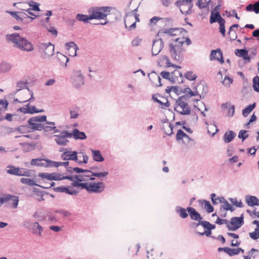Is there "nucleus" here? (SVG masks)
Listing matches in <instances>:
<instances>
[{
    "label": "nucleus",
    "mask_w": 259,
    "mask_h": 259,
    "mask_svg": "<svg viewBox=\"0 0 259 259\" xmlns=\"http://www.w3.org/2000/svg\"><path fill=\"white\" fill-rule=\"evenodd\" d=\"M6 38L8 40L14 43L15 47L23 51L31 52L34 50L33 45L26 38L21 37L18 33L7 34Z\"/></svg>",
    "instance_id": "f257e3e1"
},
{
    "label": "nucleus",
    "mask_w": 259,
    "mask_h": 259,
    "mask_svg": "<svg viewBox=\"0 0 259 259\" xmlns=\"http://www.w3.org/2000/svg\"><path fill=\"white\" fill-rule=\"evenodd\" d=\"M184 38H177L174 42L169 45V53L171 58L177 62H181L183 59V52L184 50L183 45Z\"/></svg>",
    "instance_id": "f03ea898"
},
{
    "label": "nucleus",
    "mask_w": 259,
    "mask_h": 259,
    "mask_svg": "<svg viewBox=\"0 0 259 259\" xmlns=\"http://www.w3.org/2000/svg\"><path fill=\"white\" fill-rule=\"evenodd\" d=\"M88 185V183H80V182L75 181L71 183V187L61 186L59 187H54L53 188V190L55 192L65 193L66 194L72 196H77L79 193V191L77 190L70 189V188L81 187V189H84L87 190Z\"/></svg>",
    "instance_id": "7ed1b4c3"
},
{
    "label": "nucleus",
    "mask_w": 259,
    "mask_h": 259,
    "mask_svg": "<svg viewBox=\"0 0 259 259\" xmlns=\"http://www.w3.org/2000/svg\"><path fill=\"white\" fill-rule=\"evenodd\" d=\"M36 48L43 59L49 58L54 54L55 47L51 42L39 43Z\"/></svg>",
    "instance_id": "20e7f679"
},
{
    "label": "nucleus",
    "mask_w": 259,
    "mask_h": 259,
    "mask_svg": "<svg viewBox=\"0 0 259 259\" xmlns=\"http://www.w3.org/2000/svg\"><path fill=\"white\" fill-rule=\"evenodd\" d=\"M111 7H101L94 8L92 9V14L90 18L92 19H105L111 10Z\"/></svg>",
    "instance_id": "39448f33"
},
{
    "label": "nucleus",
    "mask_w": 259,
    "mask_h": 259,
    "mask_svg": "<svg viewBox=\"0 0 259 259\" xmlns=\"http://www.w3.org/2000/svg\"><path fill=\"white\" fill-rule=\"evenodd\" d=\"M184 99H185V96H181L177 100L176 102L177 106L175 107V110L182 115H189L190 114L191 109L188 103L185 102Z\"/></svg>",
    "instance_id": "423d86ee"
},
{
    "label": "nucleus",
    "mask_w": 259,
    "mask_h": 259,
    "mask_svg": "<svg viewBox=\"0 0 259 259\" xmlns=\"http://www.w3.org/2000/svg\"><path fill=\"white\" fill-rule=\"evenodd\" d=\"M175 5L179 8L183 14L187 15L192 13L193 6L192 0H178L175 3Z\"/></svg>",
    "instance_id": "0eeeda50"
},
{
    "label": "nucleus",
    "mask_w": 259,
    "mask_h": 259,
    "mask_svg": "<svg viewBox=\"0 0 259 259\" xmlns=\"http://www.w3.org/2000/svg\"><path fill=\"white\" fill-rule=\"evenodd\" d=\"M71 80L74 87L79 88L84 83V76L81 70H76L73 71Z\"/></svg>",
    "instance_id": "6e6552de"
},
{
    "label": "nucleus",
    "mask_w": 259,
    "mask_h": 259,
    "mask_svg": "<svg viewBox=\"0 0 259 259\" xmlns=\"http://www.w3.org/2000/svg\"><path fill=\"white\" fill-rule=\"evenodd\" d=\"M7 172L10 175L17 176L29 177L30 176V170L16 167L11 165L7 166Z\"/></svg>",
    "instance_id": "1a4fd4ad"
},
{
    "label": "nucleus",
    "mask_w": 259,
    "mask_h": 259,
    "mask_svg": "<svg viewBox=\"0 0 259 259\" xmlns=\"http://www.w3.org/2000/svg\"><path fill=\"white\" fill-rule=\"evenodd\" d=\"M243 214L240 217H233L231 219L230 224L227 225L228 229L230 231H236L240 228L244 224Z\"/></svg>",
    "instance_id": "9d476101"
},
{
    "label": "nucleus",
    "mask_w": 259,
    "mask_h": 259,
    "mask_svg": "<svg viewBox=\"0 0 259 259\" xmlns=\"http://www.w3.org/2000/svg\"><path fill=\"white\" fill-rule=\"evenodd\" d=\"M54 137H55V141L58 145L64 146L69 143L67 138H71V135L68 131H62L60 134L55 135Z\"/></svg>",
    "instance_id": "9b49d317"
},
{
    "label": "nucleus",
    "mask_w": 259,
    "mask_h": 259,
    "mask_svg": "<svg viewBox=\"0 0 259 259\" xmlns=\"http://www.w3.org/2000/svg\"><path fill=\"white\" fill-rule=\"evenodd\" d=\"M105 188L104 184L102 182L97 183H88L87 191L89 193H101Z\"/></svg>",
    "instance_id": "f8f14e48"
},
{
    "label": "nucleus",
    "mask_w": 259,
    "mask_h": 259,
    "mask_svg": "<svg viewBox=\"0 0 259 259\" xmlns=\"http://www.w3.org/2000/svg\"><path fill=\"white\" fill-rule=\"evenodd\" d=\"M164 42L161 38L153 40L152 47V55L156 56L158 55L162 50Z\"/></svg>",
    "instance_id": "ddd939ff"
},
{
    "label": "nucleus",
    "mask_w": 259,
    "mask_h": 259,
    "mask_svg": "<svg viewBox=\"0 0 259 259\" xmlns=\"http://www.w3.org/2000/svg\"><path fill=\"white\" fill-rule=\"evenodd\" d=\"M10 201L12 206L14 208H16L18 206L19 202V197L15 196L8 195L5 197H0V204H3L4 202Z\"/></svg>",
    "instance_id": "4468645a"
},
{
    "label": "nucleus",
    "mask_w": 259,
    "mask_h": 259,
    "mask_svg": "<svg viewBox=\"0 0 259 259\" xmlns=\"http://www.w3.org/2000/svg\"><path fill=\"white\" fill-rule=\"evenodd\" d=\"M210 59L211 60H216L223 64L224 63V60L223 56V52L220 49H217L215 50L211 51L210 55Z\"/></svg>",
    "instance_id": "2eb2a0df"
},
{
    "label": "nucleus",
    "mask_w": 259,
    "mask_h": 259,
    "mask_svg": "<svg viewBox=\"0 0 259 259\" xmlns=\"http://www.w3.org/2000/svg\"><path fill=\"white\" fill-rule=\"evenodd\" d=\"M76 151H65L61 154V159L63 160H77Z\"/></svg>",
    "instance_id": "dca6fc26"
},
{
    "label": "nucleus",
    "mask_w": 259,
    "mask_h": 259,
    "mask_svg": "<svg viewBox=\"0 0 259 259\" xmlns=\"http://www.w3.org/2000/svg\"><path fill=\"white\" fill-rule=\"evenodd\" d=\"M71 138H73L75 140H85L87 139V136L85 133L79 131L77 128H74L72 133H70Z\"/></svg>",
    "instance_id": "f3484780"
},
{
    "label": "nucleus",
    "mask_w": 259,
    "mask_h": 259,
    "mask_svg": "<svg viewBox=\"0 0 259 259\" xmlns=\"http://www.w3.org/2000/svg\"><path fill=\"white\" fill-rule=\"evenodd\" d=\"M224 20L225 19L222 17L219 11H217L215 12H214V11H211V15L209 19V22L211 24L217 22L220 23Z\"/></svg>",
    "instance_id": "a211bd4d"
},
{
    "label": "nucleus",
    "mask_w": 259,
    "mask_h": 259,
    "mask_svg": "<svg viewBox=\"0 0 259 259\" xmlns=\"http://www.w3.org/2000/svg\"><path fill=\"white\" fill-rule=\"evenodd\" d=\"M38 177L41 178L42 180L47 179L50 181H58L59 179V176L54 173L40 172L38 173Z\"/></svg>",
    "instance_id": "6ab92c4d"
},
{
    "label": "nucleus",
    "mask_w": 259,
    "mask_h": 259,
    "mask_svg": "<svg viewBox=\"0 0 259 259\" xmlns=\"http://www.w3.org/2000/svg\"><path fill=\"white\" fill-rule=\"evenodd\" d=\"M187 211L189 213L191 219L195 221H200L202 219L201 215L195 208L191 207H187Z\"/></svg>",
    "instance_id": "aec40b11"
},
{
    "label": "nucleus",
    "mask_w": 259,
    "mask_h": 259,
    "mask_svg": "<svg viewBox=\"0 0 259 259\" xmlns=\"http://www.w3.org/2000/svg\"><path fill=\"white\" fill-rule=\"evenodd\" d=\"M252 225H255L256 228L252 232L249 233V237L253 240H257L259 238V221L254 220L252 222Z\"/></svg>",
    "instance_id": "412c9836"
},
{
    "label": "nucleus",
    "mask_w": 259,
    "mask_h": 259,
    "mask_svg": "<svg viewBox=\"0 0 259 259\" xmlns=\"http://www.w3.org/2000/svg\"><path fill=\"white\" fill-rule=\"evenodd\" d=\"M245 200L247 204L249 206L259 205V199L255 196H246L245 197Z\"/></svg>",
    "instance_id": "4be33fe9"
},
{
    "label": "nucleus",
    "mask_w": 259,
    "mask_h": 259,
    "mask_svg": "<svg viewBox=\"0 0 259 259\" xmlns=\"http://www.w3.org/2000/svg\"><path fill=\"white\" fill-rule=\"evenodd\" d=\"M43 231L42 227L39 225L38 222H35L32 223L31 231L34 234H37L38 236H41V232Z\"/></svg>",
    "instance_id": "5701e85b"
},
{
    "label": "nucleus",
    "mask_w": 259,
    "mask_h": 259,
    "mask_svg": "<svg viewBox=\"0 0 259 259\" xmlns=\"http://www.w3.org/2000/svg\"><path fill=\"white\" fill-rule=\"evenodd\" d=\"M187 208L185 209L180 206H177L175 207V212L182 219L188 217V214L187 212Z\"/></svg>",
    "instance_id": "b1692460"
},
{
    "label": "nucleus",
    "mask_w": 259,
    "mask_h": 259,
    "mask_svg": "<svg viewBox=\"0 0 259 259\" xmlns=\"http://www.w3.org/2000/svg\"><path fill=\"white\" fill-rule=\"evenodd\" d=\"M246 10L248 12H254L255 14L259 13V1L255 2L253 4H249L246 7Z\"/></svg>",
    "instance_id": "393cba45"
},
{
    "label": "nucleus",
    "mask_w": 259,
    "mask_h": 259,
    "mask_svg": "<svg viewBox=\"0 0 259 259\" xmlns=\"http://www.w3.org/2000/svg\"><path fill=\"white\" fill-rule=\"evenodd\" d=\"M149 79L152 83L158 87H161L162 84L161 83V78L155 73L153 72L151 73V76H149Z\"/></svg>",
    "instance_id": "a878e982"
},
{
    "label": "nucleus",
    "mask_w": 259,
    "mask_h": 259,
    "mask_svg": "<svg viewBox=\"0 0 259 259\" xmlns=\"http://www.w3.org/2000/svg\"><path fill=\"white\" fill-rule=\"evenodd\" d=\"M199 203L202 207H203L206 209L208 213L213 211V207L211 205L209 201L205 200H199Z\"/></svg>",
    "instance_id": "bb28decb"
},
{
    "label": "nucleus",
    "mask_w": 259,
    "mask_h": 259,
    "mask_svg": "<svg viewBox=\"0 0 259 259\" xmlns=\"http://www.w3.org/2000/svg\"><path fill=\"white\" fill-rule=\"evenodd\" d=\"M48 159L36 158L32 159L30 161L31 165H35L37 166H43L46 167V161Z\"/></svg>",
    "instance_id": "cd10ccee"
},
{
    "label": "nucleus",
    "mask_w": 259,
    "mask_h": 259,
    "mask_svg": "<svg viewBox=\"0 0 259 259\" xmlns=\"http://www.w3.org/2000/svg\"><path fill=\"white\" fill-rule=\"evenodd\" d=\"M236 136V134L232 131H229L226 132L224 136V141L225 143H228L231 142Z\"/></svg>",
    "instance_id": "c85d7f7f"
},
{
    "label": "nucleus",
    "mask_w": 259,
    "mask_h": 259,
    "mask_svg": "<svg viewBox=\"0 0 259 259\" xmlns=\"http://www.w3.org/2000/svg\"><path fill=\"white\" fill-rule=\"evenodd\" d=\"M91 151L93 154V158L94 160L97 162H102L104 161V159L99 150H91Z\"/></svg>",
    "instance_id": "c756f323"
},
{
    "label": "nucleus",
    "mask_w": 259,
    "mask_h": 259,
    "mask_svg": "<svg viewBox=\"0 0 259 259\" xmlns=\"http://www.w3.org/2000/svg\"><path fill=\"white\" fill-rule=\"evenodd\" d=\"M137 10V8L134 10L132 13L127 14L124 18V24L126 28L129 27V25L132 24V22L134 20L133 16V13Z\"/></svg>",
    "instance_id": "7c9ffc66"
},
{
    "label": "nucleus",
    "mask_w": 259,
    "mask_h": 259,
    "mask_svg": "<svg viewBox=\"0 0 259 259\" xmlns=\"http://www.w3.org/2000/svg\"><path fill=\"white\" fill-rule=\"evenodd\" d=\"M65 46L67 49L68 51H71V50H72L74 52L73 54H70V56L73 57L76 56V51L77 49H78V48L74 42L71 41L69 42H67L66 43Z\"/></svg>",
    "instance_id": "2f4dec72"
},
{
    "label": "nucleus",
    "mask_w": 259,
    "mask_h": 259,
    "mask_svg": "<svg viewBox=\"0 0 259 259\" xmlns=\"http://www.w3.org/2000/svg\"><path fill=\"white\" fill-rule=\"evenodd\" d=\"M28 125H29V127L32 130L34 131H41L44 128L43 123H41L40 122H28L27 121Z\"/></svg>",
    "instance_id": "473e14b6"
},
{
    "label": "nucleus",
    "mask_w": 259,
    "mask_h": 259,
    "mask_svg": "<svg viewBox=\"0 0 259 259\" xmlns=\"http://www.w3.org/2000/svg\"><path fill=\"white\" fill-rule=\"evenodd\" d=\"M255 106V103H253L252 104L247 106L244 109L242 110V115L244 117L247 116V115L254 109Z\"/></svg>",
    "instance_id": "72a5a7b5"
},
{
    "label": "nucleus",
    "mask_w": 259,
    "mask_h": 259,
    "mask_svg": "<svg viewBox=\"0 0 259 259\" xmlns=\"http://www.w3.org/2000/svg\"><path fill=\"white\" fill-rule=\"evenodd\" d=\"M11 65L7 62H3L0 63V73H4L10 70Z\"/></svg>",
    "instance_id": "f704fd0d"
},
{
    "label": "nucleus",
    "mask_w": 259,
    "mask_h": 259,
    "mask_svg": "<svg viewBox=\"0 0 259 259\" xmlns=\"http://www.w3.org/2000/svg\"><path fill=\"white\" fill-rule=\"evenodd\" d=\"M47 116L46 115H38L35 117H32L29 119L28 122H40L46 121Z\"/></svg>",
    "instance_id": "c9c22d12"
},
{
    "label": "nucleus",
    "mask_w": 259,
    "mask_h": 259,
    "mask_svg": "<svg viewBox=\"0 0 259 259\" xmlns=\"http://www.w3.org/2000/svg\"><path fill=\"white\" fill-rule=\"evenodd\" d=\"M20 182L22 184H26L30 186H37L39 187V186H40V185L37 184L33 179L29 178H21Z\"/></svg>",
    "instance_id": "e433bc0d"
},
{
    "label": "nucleus",
    "mask_w": 259,
    "mask_h": 259,
    "mask_svg": "<svg viewBox=\"0 0 259 259\" xmlns=\"http://www.w3.org/2000/svg\"><path fill=\"white\" fill-rule=\"evenodd\" d=\"M76 19L79 21H82L84 23L88 22V20H92L91 18H90V15H85L81 14H78L76 15Z\"/></svg>",
    "instance_id": "4c0bfd02"
},
{
    "label": "nucleus",
    "mask_w": 259,
    "mask_h": 259,
    "mask_svg": "<svg viewBox=\"0 0 259 259\" xmlns=\"http://www.w3.org/2000/svg\"><path fill=\"white\" fill-rule=\"evenodd\" d=\"M70 119H76L79 116V108H73L70 109Z\"/></svg>",
    "instance_id": "58836bf2"
},
{
    "label": "nucleus",
    "mask_w": 259,
    "mask_h": 259,
    "mask_svg": "<svg viewBox=\"0 0 259 259\" xmlns=\"http://www.w3.org/2000/svg\"><path fill=\"white\" fill-rule=\"evenodd\" d=\"M240 252L243 253L244 251L241 248H238L236 249L229 248L228 254L231 256H232L233 255L239 254Z\"/></svg>",
    "instance_id": "ea45409f"
},
{
    "label": "nucleus",
    "mask_w": 259,
    "mask_h": 259,
    "mask_svg": "<svg viewBox=\"0 0 259 259\" xmlns=\"http://www.w3.org/2000/svg\"><path fill=\"white\" fill-rule=\"evenodd\" d=\"M46 123L49 124L50 125L44 124V128L42 130H44L45 132H49L53 130V129L55 128V123L54 122L47 121L46 120Z\"/></svg>",
    "instance_id": "a19ab883"
},
{
    "label": "nucleus",
    "mask_w": 259,
    "mask_h": 259,
    "mask_svg": "<svg viewBox=\"0 0 259 259\" xmlns=\"http://www.w3.org/2000/svg\"><path fill=\"white\" fill-rule=\"evenodd\" d=\"M248 51L246 49H236L235 50V54L236 56L242 57L243 58L248 54Z\"/></svg>",
    "instance_id": "79ce46f5"
},
{
    "label": "nucleus",
    "mask_w": 259,
    "mask_h": 259,
    "mask_svg": "<svg viewBox=\"0 0 259 259\" xmlns=\"http://www.w3.org/2000/svg\"><path fill=\"white\" fill-rule=\"evenodd\" d=\"M253 88L256 92H259V76L256 75L253 78Z\"/></svg>",
    "instance_id": "37998d69"
},
{
    "label": "nucleus",
    "mask_w": 259,
    "mask_h": 259,
    "mask_svg": "<svg viewBox=\"0 0 259 259\" xmlns=\"http://www.w3.org/2000/svg\"><path fill=\"white\" fill-rule=\"evenodd\" d=\"M23 150L24 152H27L31 151L34 149V145L28 143L22 144Z\"/></svg>",
    "instance_id": "c03bdc74"
},
{
    "label": "nucleus",
    "mask_w": 259,
    "mask_h": 259,
    "mask_svg": "<svg viewBox=\"0 0 259 259\" xmlns=\"http://www.w3.org/2000/svg\"><path fill=\"white\" fill-rule=\"evenodd\" d=\"M175 31V29L170 28L167 29H161L159 31L158 35H161L163 34H167L169 35H174V32Z\"/></svg>",
    "instance_id": "a18cd8bd"
},
{
    "label": "nucleus",
    "mask_w": 259,
    "mask_h": 259,
    "mask_svg": "<svg viewBox=\"0 0 259 259\" xmlns=\"http://www.w3.org/2000/svg\"><path fill=\"white\" fill-rule=\"evenodd\" d=\"M90 177V176L89 175H78L74 176V178L76 180V181L80 182L88 181L89 180L88 178Z\"/></svg>",
    "instance_id": "49530a36"
},
{
    "label": "nucleus",
    "mask_w": 259,
    "mask_h": 259,
    "mask_svg": "<svg viewBox=\"0 0 259 259\" xmlns=\"http://www.w3.org/2000/svg\"><path fill=\"white\" fill-rule=\"evenodd\" d=\"M185 77L189 80H194L196 79L197 76L196 74H194L191 71H187L185 74Z\"/></svg>",
    "instance_id": "de8ad7c7"
},
{
    "label": "nucleus",
    "mask_w": 259,
    "mask_h": 259,
    "mask_svg": "<svg viewBox=\"0 0 259 259\" xmlns=\"http://www.w3.org/2000/svg\"><path fill=\"white\" fill-rule=\"evenodd\" d=\"M210 0H198L197 5L200 9L205 8L207 7Z\"/></svg>",
    "instance_id": "09e8293b"
},
{
    "label": "nucleus",
    "mask_w": 259,
    "mask_h": 259,
    "mask_svg": "<svg viewBox=\"0 0 259 259\" xmlns=\"http://www.w3.org/2000/svg\"><path fill=\"white\" fill-rule=\"evenodd\" d=\"M20 21L24 23V21L25 19H30L33 20L34 18L29 16L25 12L21 11L19 12Z\"/></svg>",
    "instance_id": "8fccbe9b"
},
{
    "label": "nucleus",
    "mask_w": 259,
    "mask_h": 259,
    "mask_svg": "<svg viewBox=\"0 0 259 259\" xmlns=\"http://www.w3.org/2000/svg\"><path fill=\"white\" fill-rule=\"evenodd\" d=\"M225 22L226 21L225 20L224 21L219 23L220 25L219 31L223 37H225L226 36Z\"/></svg>",
    "instance_id": "3c124183"
},
{
    "label": "nucleus",
    "mask_w": 259,
    "mask_h": 259,
    "mask_svg": "<svg viewBox=\"0 0 259 259\" xmlns=\"http://www.w3.org/2000/svg\"><path fill=\"white\" fill-rule=\"evenodd\" d=\"M27 84V81H19L17 82L16 87L18 88L17 92L20 91L22 89H23L25 88L26 84Z\"/></svg>",
    "instance_id": "603ef678"
},
{
    "label": "nucleus",
    "mask_w": 259,
    "mask_h": 259,
    "mask_svg": "<svg viewBox=\"0 0 259 259\" xmlns=\"http://www.w3.org/2000/svg\"><path fill=\"white\" fill-rule=\"evenodd\" d=\"M233 81V79L232 78H231L228 76H226L224 79L222 81V83L224 85L229 87L230 84L232 83Z\"/></svg>",
    "instance_id": "864d4df0"
},
{
    "label": "nucleus",
    "mask_w": 259,
    "mask_h": 259,
    "mask_svg": "<svg viewBox=\"0 0 259 259\" xmlns=\"http://www.w3.org/2000/svg\"><path fill=\"white\" fill-rule=\"evenodd\" d=\"M33 217L38 221H42L45 219V217L42 215L41 212L36 211L33 214Z\"/></svg>",
    "instance_id": "5fc2aeb1"
},
{
    "label": "nucleus",
    "mask_w": 259,
    "mask_h": 259,
    "mask_svg": "<svg viewBox=\"0 0 259 259\" xmlns=\"http://www.w3.org/2000/svg\"><path fill=\"white\" fill-rule=\"evenodd\" d=\"M9 103L6 99H0V111L3 109H6L7 108Z\"/></svg>",
    "instance_id": "6e6d98bb"
},
{
    "label": "nucleus",
    "mask_w": 259,
    "mask_h": 259,
    "mask_svg": "<svg viewBox=\"0 0 259 259\" xmlns=\"http://www.w3.org/2000/svg\"><path fill=\"white\" fill-rule=\"evenodd\" d=\"M247 131L245 130H241L238 134V138L239 139H241L242 141L245 140L246 138L248 137V135L246 134Z\"/></svg>",
    "instance_id": "4d7b16f0"
},
{
    "label": "nucleus",
    "mask_w": 259,
    "mask_h": 259,
    "mask_svg": "<svg viewBox=\"0 0 259 259\" xmlns=\"http://www.w3.org/2000/svg\"><path fill=\"white\" fill-rule=\"evenodd\" d=\"M187 134L185 133L182 130H179L176 135L177 140H182L184 138V137H186Z\"/></svg>",
    "instance_id": "13d9d810"
},
{
    "label": "nucleus",
    "mask_w": 259,
    "mask_h": 259,
    "mask_svg": "<svg viewBox=\"0 0 259 259\" xmlns=\"http://www.w3.org/2000/svg\"><path fill=\"white\" fill-rule=\"evenodd\" d=\"M46 167H58V162L57 161H52L51 160L48 159L46 161Z\"/></svg>",
    "instance_id": "bf43d9fd"
},
{
    "label": "nucleus",
    "mask_w": 259,
    "mask_h": 259,
    "mask_svg": "<svg viewBox=\"0 0 259 259\" xmlns=\"http://www.w3.org/2000/svg\"><path fill=\"white\" fill-rule=\"evenodd\" d=\"M222 207L226 210H230L231 211H234V209L232 207V206L229 203V202L226 200L223 203Z\"/></svg>",
    "instance_id": "052dcab7"
},
{
    "label": "nucleus",
    "mask_w": 259,
    "mask_h": 259,
    "mask_svg": "<svg viewBox=\"0 0 259 259\" xmlns=\"http://www.w3.org/2000/svg\"><path fill=\"white\" fill-rule=\"evenodd\" d=\"M160 74L163 78L168 79L172 82H174V78L173 77H170V73L168 72L163 71H162Z\"/></svg>",
    "instance_id": "680f3d73"
},
{
    "label": "nucleus",
    "mask_w": 259,
    "mask_h": 259,
    "mask_svg": "<svg viewBox=\"0 0 259 259\" xmlns=\"http://www.w3.org/2000/svg\"><path fill=\"white\" fill-rule=\"evenodd\" d=\"M229 200L233 203L234 205H235L237 207H243V204L241 201H238L236 198H230Z\"/></svg>",
    "instance_id": "e2e57ef3"
},
{
    "label": "nucleus",
    "mask_w": 259,
    "mask_h": 259,
    "mask_svg": "<svg viewBox=\"0 0 259 259\" xmlns=\"http://www.w3.org/2000/svg\"><path fill=\"white\" fill-rule=\"evenodd\" d=\"M164 59L166 61V63L167 67H171V66H172L173 67H175V68H181L180 66L176 65H174V64H172L170 62V60H169V58L167 56H164Z\"/></svg>",
    "instance_id": "0e129e2a"
},
{
    "label": "nucleus",
    "mask_w": 259,
    "mask_h": 259,
    "mask_svg": "<svg viewBox=\"0 0 259 259\" xmlns=\"http://www.w3.org/2000/svg\"><path fill=\"white\" fill-rule=\"evenodd\" d=\"M91 173H92V176L98 178L101 177H105L108 175V172L107 171H104L102 172H93L91 171Z\"/></svg>",
    "instance_id": "69168bd1"
},
{
    "label": "nucleus",
    "mask_w": 259,
    "mask_h": 259,
    "mask_svg": "<svg viewBox=\"0 0 259 259\" xmlns=\"http://www.w3.org/2000/svg\"><path fill=\"white\" fill-rule=\"evenodd\" d=\"M19 111L24 113H29V112H30L29 104H28L27 105L24 106L20 108Z\"/></svg>",
    "instance_id": "338daca9"
},
{
    "label": "nucleus",
    "mask_w": 259,
    "mask_h": 259,
    "mask_svg": "<svg viewBox=\"0 0 259 259\" xmlns=\"http://www.w3.org/2000/svg\"><path fill=\"white\" fill-rule=\"evenodd\" d=\"M239 25L237 24H233L229 29L228 34L231 35V33L236 32V29L238 27Z\"/></svg>",
    "instance_id": "774afa93"
}]
</instances>
